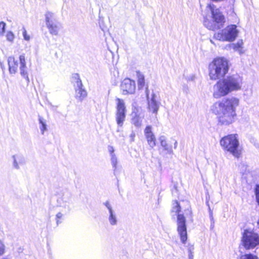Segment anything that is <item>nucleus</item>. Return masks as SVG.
Returning a JSON list of instances; mask_svg holds the SVG:
<instances>
[{
    "instance_id": "nucleus-1",
    "label": "nucleus",
    "mask_w": 259,
    "mask_h": 259,
    "mask_svg": "<svg viewBox=\"0 0 259 259\" xmlns=\"http://www.w3.org/2000/svg\"><path fill=\"white\" fill-rule=\"evenodd\" d=\"M240 99L234 96L228 97L214 103L211 110L218 116L219 123L229 125L235 122L237 117V109Z\"/></svg>"
},
{
    "instance_id": "nucleus-2",
    "label": "nucleus",
    "mask_w": 259,
    "mask_h": 259,
    "mask_svg": "<svg viewBox=\"0 0 259 259\" xmlns=\"http://www.w3.org/2000/svg\"><path fill=\"white\" fill-rule=\"evenodd\" d=\"M243 78L238 74H232L220 80L214 85L213 96L215 99L228 95L229 93L241 90Z\"/></svg>"
},
{
    "instance_id": "nucleus-3",
    "label": "nucleus",
    "mask_w": 259,
    "mask_h": 259,
    "mask_svg": "<svg viewBox=\"0 0 259 259\" xmlns=\"http://www.w3.org/2000/svg\"><path fill=\"white\" fill-rule=\"evenodd\" d=\"M228 71V61L224 58H215L208 65L209 77L212 80L224 77Z\"/></svg>"
},
{
    "instance_id": "nucleus-4",
    "label": "nucleus",
    "mask_w": 259,
    "mask_h": 259,
    "mask_svg": "<svg viewBox=\"0 0 259 259\" xmlns=\"http://www.w3.org/2000/svg\"><path fill=\"white\" fill-rule=\"evenodd\" d=\"M206 10L210 12L212 20L205 18L204 20V26L211 30H215L222 27L225 23V18L220 11L210 4H207Z\"/></svg>"
},
{
    "instance_id": "nucleus-5",
    "label": "nucleus",
    "mask_w": 259,
    "mask_h": 259,
    "mask_svg": "<svg viewBox=\"0 0 259 259\" xmlns=\"http://www.w3.org/2000/svg\"><path fill=\"white\" fill-rule=\"evenodd\" d=\"M220 143L223 150L229 152L235 157L239 158L241 156V149L237 134H231L223 137Z\"/></svg>"
},
{
    "instance_id": "nucleus-6",
    "label": "nucleus",
    "mask_w": 259,
    "mask_h": 259,
    "mask_svg": "<svg viewBox=\"0 0 259 259\" xmlns=\"http://www.w3.org/2000/svg\"><path fill=\"white\" fill-rule=\"evenodd\" d=\"M241 245L248 250L259 247V234L252 230H245L241 238Z\"/></svg>"
},
{
    "instance_id": "nucleus-7",
    "label": "nucleus",
    "mask_w": 259,
    "mask_h": 259,
    "mask_svg": "<svg viewBox=\"0 0 259 259\" xmlns=\"http://www.w3.org/2000/svg\"><path fill=\"white\" fill-rule=\"evenodd\" d=\"M239 33L236 25H230L221 31L214 34L213 37L219 40L233 41Z\"/></svg>"
},
{
    "instance_id": "nucleus-8",
    "label": "nucleus",
    "mask_w": 259,
    "mask_h": 259,
    "mask_svg": "<svg viewBox=\"0 0 259 259\" xmlns=\"http://www.w3.org/2000/svg\"><path fill=\"white\" fill-rule=\"evenodd\" d=\"M116 111H115V119L117 125L121 127L125 119L126 116V106L123 100L116 98Z\"/></svg>"
},
{
    "instance_id": "nucleus-9",
    "label": "nucleus",
    "mask_w": 259,
    "mask_h": 259,
    "mask_svg": "<svg viewBox=\"0 0 259 259\" xmlns=\"http://www.w3.org/2000/svg\"><path fill=\"white\" fill-rule=\"evenodd\" d=\"M177 230L181 242L185 244L187 240L186 220L182 214H178L177 215Z\"/></svg>"
},
{
    "instance_id": "nucleus-10",
    "label": "nucleus",
    "mask_w": 259,
    "mask_h": 259,
    "mask_svg": "<svg viewBox=\"0 0 259 259\" xmlns=\"http://www.w3.org/2000/svg\"><path fill=\"white\" fill-rule=\"evenodd\" d=\"M144 115L139 108H133L131 113V123L136 127H141L142 125Z\"/></svg>"
},
{
    "instance_id": "nucleus-11",
    "label": "nucleus",
    "mask_w": 259,
    "mask_h": 259,
    "mask_svg": "<svg viewBox=\"0 0 259 259\" xmlns=\"http://www.w3.org/2000/svg\"><path fill=\"white\" fill-rule=\"evenodd\" d=\"M120 88L124 95L133 94L136 89L135 82L130 78H125L122 81Z\"/></svg>"
},
{
    "instance_id": "nucleus-12",
    "label": "nucleus",
    "mask_w": 259,
    "mask_h": 259,
    "mask_svg": "<svg viewBox=\"0 0 259 259\" xmlns=\"http://www.w3.org/2000/svg\"><path fill=\"white\" fill-rule=\"evenodd\" d=\"M75 75L77 77V80L76 81L74 85L75 89V97L77 99L81 101L87 97V93L86 91L82 89V84L81 80L78 78V75L77 74H76Z\"/></svg>"
},
{
    "instance_id": "nucleus-13",
    "label": "nucleus",
    "mask_w": 259,
    "mask_h": 259,
    "mask_svg": "<svg viewBox=\"0 0 259 259\" xmlns=\"http://www.w3.org/2000/svg\"><path fill=\"white\" fill-rule=\"evenodd\" d=\"M144 135L149 146L153 148L156 146V138L152 131V126L147 125L144 130Z\"/></svg>"
},
{
    "instance_id": "nucleus-14",
    "label": "nucleus",
    "mask_w": 259,
    "mask_h": 259,
    "mask_svg": "<svg viewBox=\"0 0 259 259\" xmlns=\"http://www.w3.org/2000/svg\"><path fill=\"white\" fill-rule=\"evenodd\" d=\"M156 96L154 93L151 95V97L148 98V109L149 112L156 114L159 110L160 102L156 100Z\"/></svg>"
},
{
    "instance_id": "nucleus-15",
    "label": "nucleus",
    "mask_w": 259,
    "mask_h": 259,
    "mask_svg": "<svg viewBox=\"0 0 259 259\" xmlns=\"http://www.w3.org/2000/svg\"><path fill=\"white\" fill-rule=\"evenodd\" d=\"M104 205L108 209L109 211L108 221L112 226H115L117 224V218L115 211L113 210L112 205L109 201H106L104 203Z\"/></svg>"
},
{
    "instance_id": "nucleus-16",
    "label": "nucleus",
    "mask_w": 259,
    "mask_h": 259,
    "mask_svg": "<svg viewBox=\"0 0 259 259\" xmlns=\"http://www.w3.org/2000/svg\"><path fill=\"white\" fill-rule=\"evenodd\" d=\"M20 61V73L28 82H29V78L28 75L27 68L24 55L22 54L19 56Z\"/></svg>"
},
{
    "instance_id": "nucleus-17",
    "label": "nucleus",
    "mask_w": 259,
    "mask_h": 259,
    "mask_svg": "<svg viewBox=\"0 0 259 259\" xmlns=\"http://www.w3.org/2000/svg\"><path fill=\"white\" fill-rule=\"evenodd\" d=\"M8 64L9 66V71L10 74H15L18 70V61L13 56L8 58Z\"/></svg>"
},
{
    "instance_id": "nucleus-18",
    "label": "nucleus",
    "mask_w": 259,
    "mask_h": 259,
    "mask_svg": "<svg viewBox=\"0 0 259 259\" xmlns=\"http://www.w3.org/2000/svg\"><path fill=\"white\" fill-rule=\"evenodd\" d=\"M13 159V166L15 168L18 169L20 168V165L25 163V159L21 154H16L12 156Z\"/></svg>"
},
{
    "instance_id": "nucleus-19",
    "label": "nucleus",
    "mask_w": 259,
    "mask_h": 259,
    "mask_svg": "<svg viewBox=\"0 0 259 259\" xmlns=\"http://www.w3.org/2000/svg\"><path fill=\"white\" fill-rule=\"evenodd\" d=\"M230 47H232L235 51L238 52L240 54H243L245 52V50L243 48V42L242 39L239 40L236 44H231Z\"/></svg>"
},
{
    "instance_id": "nucleus-20",
    "label": "nucleus",
    "mask_w": 259,
    "mask_h": 259,
    "mask_svg": "<svg viewBox=\"0 0 259 259\" xmlns=\"http://www.w3.org/2000/svg\"><path fill=\"white\" fill-rule=\"evenodd\" d=\"M159 140L160 142L161 146L163 148L164 150L166 151L168 153H172L173 151L172 148L168 146L166 140V138L164 136H160L159 138Z\"/></svg>"
},
{
    "instance_id": "nucleus-21",
    "label": "nucleus",
    "mask_w": 259,
    "mask_h": 259,
    "mask_svg": "<svg viewBox=\"0 0 259 259\" xmlns=\"http://www.w3.org/2000/svg\"><path fill=\"white\" fill-rule=\"evenodd\" d=\"M47 27L51 34L54 35H57L58 34L59 27L56 22L51 24H48Z\"/></svg>"
},
{
    "instance_id": "nucleus-22",
    "label": "nucleus",
    "mask_w": 259,
    "mask_h": 259,
    "mask_svg": "<svg viewBox=\"0 0 259 259\" xmlns=\"http://www.w3.org/2000/svg\"><path fill=\"white\" fill-rule=\"evenodd\" d=\"M45 19L46 25H48V24H52L56 22L54 14L50 12H48L45 15Z\"/></svg>"
},
{
    "instance_id": "nucleus-23",
    "label": "nucleus",
    "mask_w": 259,
    "mask_h": 259,
    "mask_svg": "<svg viewBox=\"0 0 259 259\" xmlns=\"http://www.w3.org/2000/svg\"><path fill=\"white\" fill-rule=\"evenodd\" d=\"M137 75L138 77V85L140 89H142L145 85V78L143 74L139 72H137Z\"/></svg>"
},
{
    "instance_id": "nucleus-24",
    "label": "nucleus",
    "mask_w": 259,
    "mask_h": 259,
    "mask_svg": "<svg viewBox=\"0 0 259 259\" xmlns=\"http://www.w3.org/2000/svg\"><path fill=\"white\" fill-rule=\"evenodd\" d=\"M39 123L40 124L39 128L42 134H44L45 131L47 130V124L46 120L41 116L38 117Z\"/></svg>"
},
{
    "instance_id": "nucleus-25",
    "label": "nucleus",
    "mask_w": 259,
    "mask_h": 259,
    "mask_svg": "<svg viewBox=\"0 0 259 259\" xmlns=\"http://www.w3.org/2000/svg\"><path fill=\"white\" fill-rule=\"evenodd\" d=\"M110 156V161L113 169L114 174L115 173L117 168L118 160L116 155H112Z\"/></svg>"
},
{
    "instance_id": "nucleus-26",
    "label": "nucleus",
    "mask_w": 259,
    "mask_h": 259,
    "mask_svg": "<svg viewBox=\"0 0 259 259\" xmlns=\"http://www.w3.org/2000/svg\"><path fill=\"white\" fill-rule=\"evenodd\" d=\"M238 259H259L258 256L252 253H245L241 255Z\"/></svg>"
},
{
    "instance_id": "nucleus-27",
    "label": "nucleus",
    "mask_w": 259,
    "mask_h": 259,
    "mask_svg": "<svg viewBox=\"0 0 259 259\" xmlns=\"http://www.w3.org/2000/svg\"><path fill=\"white\" fill-rule=\"evenodd\" d=\"M6 36L7 40L8 41H9L11 42H13L14 38H15V35L12 31H8L6 34Z\"/></svg>"
},
{
    "instance_id": "nucleus-28",
    "label": "nucleus",
    "mask_w": 259,
    "mask_h": 259,
    "mask_svg": "<svg viewBox=\"0 0 259 259\" xmlns=\"http://www.w3.org/2000/svg\"><path fill=\"white\" fill-rule=\"evenodd\" d=\"M181 210V207L180 206L179 204L177 201H176L174 203V206L172 207V211L174 212H176V213H179Z\"/></svg>"
},
{
    "instance_id": "nucleus-29",
    "label": "nucleus",
    "mask_w": 259,
    "mask_h": 259,
    "mask_svg": "<svg viewBox=\"0 0 259 259\" xmlns=\"http://www.w3.org/2000/svg\"><path fill=\"white\" fill-rule=\"evenodd\" d=\"M6 23L2 21L0 22V36H3L5 32Z\"/></svg>"
},
{
    "instance_id": "nucleus-30",
    "label": "nucleus",
    "mask_w": 259,
    "mask_h": 259,
    "mask_svg": "<svg viewBox=\"0 0 259 259\" xmlns=\"http://www.w3.org/2000/svg\"><path fill=\"white\" fill-rule=\"evenodd\" d=\"M22 35L24 39L26 41H29L30 39V36L27 34V31L24 27L22 28Z\"/></svg>"
},
{
    "instance_id": "nucleus-31",
    "label": "nucleus",
    "mask_w": 259,
    "mask_h": 259,
    "mask_svg": "<svg viewBox=\"0 0 259 259\" xmlns=\"http://www.w3.org/2000/svg\"><path fill=\"white\" fill-rule=\"evenodd\" d=\"M255 194L256 200L257 204L259 205V185H257L255 188Z\"/></svg>"
},
{
    "instance_id": "nucleus-32",
    "label": "nucleus",
    "mask_w": 259,
    "mask_h": 259,
    "mask_svg": "<svg viewBox=\"0 0 259 259\" xmlns=\"http://www.w3.org/2000/svg\"><path fill=\"white\" fill-rule=\"evenodd\" d=\"M5 246L3 242L0 240V256L4 254Z\"/></svg>"
},
{
    "instance_id": "nucleus-33",
    "label": "nucleus",
    "mask_w": 259,
    "mask_h": 259,
    "mask_svg": "<svg viewBox=\"0 0 259 259\" xmlns=\"http://www.w3.org/2000/svg\"><path fill=\"white\" fill-rule=\"evenodd\" d=\"M108 151L110 154V156H111V155H115V154L114 153V149L113 148V146H108Z\"/></svg>"
},
{
    "instance_id": "nucleus-34",
    "label": "nucleus",
    "mask_w": 259,
    "mask_h": 259,
    "mask_svg": "<svg viewBox=\"0 0 259 259\" xmlns=\"http://www.w3.org/2000/svg\"><path fill=\"white\" fill-rule=\"evenodd\" d=\"M63 214L59 212L56 214L57 224H58L59 223V219H61L63 217Z\"/></svg>"
},
{
    "instance_id": "nucleus-35",
    "label": "nucleus",
    "mask_w": 259,
    "mask_h": 259,
    "mask_svg": "<svg viewBox=\"0 0 259 259\" xmlns=\"http://www.w3.org/2000/svg\"><path fill=\"white\" fill-rule=\"evenodd\" d=\"M130 137L131 138V141L132 142H133L134 141V139L135 137V133L134 132H133L132 134L130 135Z\"/></svg>"
},
{
    "instance_id": "nucleus-36",
    "label": "nucleus",
    "mask_w": 259,
    "mask_h": 259,
    "mask_svg": "<svg viewBox=\"0 0 259 259\" xmlns=\"http://www.w3.org/2000/svg\"><path fill=\"white\" fill-rule=\"evenodd\" d=\"M189 259H193V255L192 254V252L191 251V250H189Z\"/></svg>"
},
{
    "instance_id": "nucleus-37",
    "label": "nucleus",
    "mask_w": 259,
    "mask_h": 259,
    "mask_svg": "<svg viewBox=\"0 0 259 259\" xmlns=\"http://www.w3.org/2000/svg\"><path fill=\"white\" fill-rule=\"evenodd\" d=\"M209 209L210 216V217L211 218V221H213L212 212V211H211V210H210V207H209Z\"/></svg>"
},
{
    "instance_id": "nucleus-38",
    "label": "nucleus",
    "mask_w": 259,
    "mask_h": 259,
    "mask_svg": "<svg viewBox=\"0 0 259 259\" xmlns=\"http://www.w3.org/2000/svg\"><path fill=\"white\" fill-rule=\"evenodd\" d=\"M177 145H178V143L177 141H175V143H174V148L175 149H176L177 147Z\"/></svg>"
},
{
    "instance_id": "nucleus-39",
    "label": "nucleus",
    "mask_w": 259,
    "mask_h": 259,
    "mask_svg": "<svg viewBox=\"0 0 259 259\" xmlns=\"http://www.w3.org/2000/svg\"><path fill=\"white\" fill-rule=\"evenodd\" d=\"M213 224H214V222H213V223L211 224V228H213L214 225H213Z\"/></svg>"
}]
</instances>
